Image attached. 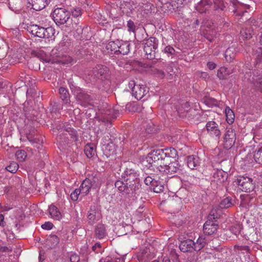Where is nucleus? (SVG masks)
Masks as SVG:
<instances>
[{
  "mask_svg": "<svg viewBox=\"0 0 262 262\" xmlns=\"http://www.w3.org/2000/svg\"><path fill=\"white\" fill-rule=\"evenodd\" d=\"M226 115V120L229 124H232L234 120V114L233 111L229 107H227L225 110Z\"/></svg>",
  "mask_w": 262,
  "mask_h": 262,
  "instance_id": "nucleus-39",
  "label": "nucleus"
},
{
  "mask_svg": "<svg viewBox=\"0 0 262 262\" xmlns=\"http://www.w3.org/2000/svg\"><path fill=\"white\" fill-rule=\"evenodd\" d=\"M194 242L190 239H187L181 242L179 248L183 252H191L195 251Z\"/></svg>",
  "mask_w": 262,
  "mask_h": 262,
  "instance_id": "nucleus-14",
  "label": "nucleus"
},
{
  "mask_svg": "<svg viewBox=\"0 0 262 262\" xmlns=\"http://www.w3.org/2000/svg\"><path fill=\"white\" fill-rule=\"evenodd\" d=\"M253 157L257 163L262 164V146L254 151Z\"/></svg>",
  "mask_w": 262,
  "mask_h": 262,
  "instance_id": "nucleus-40",
  "label": "nucleus"
},
{
  "mask_svg": "<svg viewBox=\"0 0 262 262\" xmlns=\"http://www.w3.org/2000/svg\"><path fill=\"white\" fill-rule=\"evenodd\" d=\"M154 186V187L153 188V191L155 192L159 193L160 192L163 191V190L164 187L162 185L158 186V185H157L156 184L155 185V186Z\"/></svg>",
  "mask_w": 262,
  "mask_h": 262,
  "instance_id": "nucleus-62",
  "label": "nucleus"
},
{
  "mask_svg": "<svg viewBox=\"0 0 262 262\" xmlns=\"http://www.w3.org/2000/svg\"><path fill=\"white\" fill-rule=\"evenodd\" d=\"M207 132L215 137H220L221 135V131L219 128L218 124L214 121H209L206 125Z\"/></svg>",
  "mask_w": 262,
  "mask_h": 262,
  "instance_id": "nucleus-15",
  "label": "nucleus"
},
{
  "mask_svg": "<svg viewBox=\"0 0 262 262\" xmlns=\"http://www.w3.org/2000/svg\"><path fill=\"white\" fill-rule=\"evenodd\" d=\"M220 216V214H219L216 209H213L211 210L208 217V220H210L216 222V219H218Z\"/></svg>",
  "mask_w": 262,
  "mask_h": 262,
  "instance_id": "nucleus-51",
  "label": "nucleus"
},
{
  "mask_svg": "<svg viewBox=\"0 0 262 262\" xmlns=\"http://www.w3.org/2000/svg\"><path fill=\"white\" fill-rule=\"evenodd\" d=\"M101 246L99 243H96L93 247L92 250L96 253L100 252V250H98V249L101 248Z\"/></svg>",
  "mask_w": 262,
  "mask_h": 262,
  "instance_id": "nucleus-63",
  "label": "nucleus"
},
{
  "mask_svg": "<svg viewBox=\"0 0 262 262\" xmlns=\"http://www.w3.org/2000/svg\"><path fill=\"white\" fill-rule=\"evenodd\" d=\"M177 159L178 158H177ZM181 167L178 159H174L170 160V163L168 165L167 164L164 165L163 168L164 169L162 170L166 173L171 175L181 170Z\"/></svg>",
  "mask_w": 262,
  "mask_h": 262,
  "instance_id": "nucleus-11",
  "label": "nucleus"
},
{
  "mask_svg": "<svg viewBox=\"0 0 262 262\" xmlns=\"http://www.w3.org/2000/svg\"><path fill=\"white\" fill-rule=\"evenodd\" d=\"M207 241L206 238L203 236H200L197 239L196 242H194L195 251H200L201 250L206 244Z\"/></svg>",
  "mask_w": 262,
  "mask_h": 262,
  "instance_id": "nucleus-35",
  "label": "nucleus"
},
{
  "mask_svg": "<svg viewBox=\"0 0 262 262\" xmlns=\"http://www.w3.org/2000/svg\"><path fill=\"white\" fill-rule=\"evenodd\" d=\"M127 30L129 32H134L136 29V26L133 21L129 20L127 22Z\"/></svg>",
  "mask_w": 262,
  "mask_h": 262,
  "instance_id": "nucleus-54",
  "label": "nucleus"
},
{
  "mask_svg": "<svg viewBox=\"0 0 262 262\" xmlns=\"http://www.w3.org/2000/svg\"><path fill=\"white\" fill-rule=\"evenodd\" d=\"M70 12H71V15L72 14V15L74 17L80 16L82 14L81 10L79 7L71 9Z\"/></svg>",
  "mask_w": 262,
  "mask_h": 262,
  "instance_id": "nucleus-52",
  "label": "nucleus"
},
{
  "mask_svg": "<svg viewBox=\"0 0 262 262\" xmlns=\"http://www.w3.org/2000/svg\"><path fill=\"white\" fill-rule=\"evenodd\" d=\"M10 8L16 13H19L23 6V0H11L9 2Z\"/></svg>",
  "mask_w": 262,
  "mask_h": 262,
  "instance_id": "nucleus-27",
  "label": "nucleus"
},
{
  "mask_svg": "<svg viewBox=\"0 0 262 262\" xmlns=\"http://www.w3.org/2000/svg\"><path fill=\"white\" fill-rule=\"evenodd\" d=\"M225 58L228 62H231L234 58V54L232 52V49L228 48L225 53Z\"/></svg>",
  "mask_w": 262,
  "mask_h": 262,
  "instance_id": "nucleus-48",
  "label": "nucleus"
},
{
  "mask_svg": "<svg viewBox=\"0 0 262 262\" xmlns=\"http://www.w3.org/2000/svg\"><path fill=\"white\" fill-rule=\"evenodd\" d=\"M58 51V49L57 48H54L51 52V55L52 56L53 58L56 57H60V55L57 54Z\"/></svg>",
  "mask_w": 262,
  "mask_h": 262,
  "instance_id": "nucleus-64",
  "label": "nucleus"
},
{
  "mask_svg": "<svg viewBox=\"0 0 262 262\" xmlns=\"http://www.w3.org/2000/svg\"><path fill=\"white\" fill-rule=\"evenodd\" d=\"M49 213L51 217L56 220H59L61 218V214L58 208L53 205L49 207Z\"/></svg>",
  "mask_w": 262,
  "mask_h": 262,
  "instance_id": "nucleus-28",
  "label": "nucleus"
},
{
  "mask_svg": "<svg viewBox=\"0 0 262 262\" xmlns=\"http://www.w3.org/2000/svg\"><path fill=\"white\" fill-rule=\"evenodd\" d=\"M15 156L19 162H24L27 157L26 152L24 150H18L16 152Z\"/></svg>",
  "mask_w": 262,
  "mask_h": 262,
  "instance_id": "nucleus-47",
  "label": "nucleus"
},
{
  "mask_svg": "<svg viewBox=\"0 0 262 262\" xmlns=\"http://www.w3.org/2000/svg\"><path fill=\"white\" fill-rule=\"evenodd\" d=\"M240 189L245 192H250L254 190L255 184L251 178L248 177L239 176L235 181Z\"/></svg>",
  "mask_w": 262,
  "mask_h": 262,
  "instance_id": "nucleus-6",
  "label": "nucleus"
},
{
  "mask_svg": "<svg viewBox=\"0 0 262 262\" xmlns=\"http://www.w3.org/2000/svg\"><path fill=\"white\" fill-rule=\"evenodd\" d=\"M28 3L36 11H40L49 5L51 0H28Z\"/></svg>",
  "mask_w": 262,
  "mask_h": 262,
  "instance_id": "nucleus-16",
  "label": "nucleus"
},
{
  "mask_svg": "<svg viewBox=\"0 0 262 262\" xmlns=\"http://www.w3.org/2000/svg\"><path fill=\"white\" fill-rule=\"evenodd\" d=\"M213 181L219 183L225 182L228 178V174L222 169H217L213 174Z\"/></svg>",
  "mask_w": 262,
  "mask_h": 262,
  "instance_id": "nucleus-18",
  "label": "nucleus"
},
{
  "mask_svg": "<svg viewBox=\"0 0 262 262\" xmlns=\"http://www.w3.org/2000/svg\"><path fill=\"white\" fill-rule=\"evenodd\" d=\"M251 32L250 29H242L240 32L241 37L244 40L249 39L252 37Z\"/></svg>",
  "mask_w": 262,
  "mask_h": 262,
  "instance_id": "nucleus-41",
  "label": "nucleus"
},
{
  "mask_svg": "<svg viewBox=\"0 0 262 262\" xmlns=\"http://www.w3.org/2000/svg\"><path fill=\"white\" fill-rule=\"evenodd\" d=\"M235 133L232 128L227 130L224 137V147L226 149H230L235 142Z\"/></svg>",
  "mask_w": 262,
  "mask_h": 262,
  "instance_id": "nucleus-10",
  "label": "nucleus"
},
{
  "mask_svg": "<svg viewBox=\"0 0 262 262\" xmlns=\"http://www.w3.org/2000/svg\"><path fill=\"white\" fill-rule=\"evenodd\" d=\"M81 194L80 190L78 189H76L71 194V198L73 201H76L78 199V196Z\"/></svg>",
  "mask_w": 262,
  "mask_h": 262,
  "instance_id": "nucleus-57",
  "label": "nucleus"
},
{
  "mask_svg": "<svg viewBox=\"0 0 262 262\" xmlns=\"http://www.w3.org/2000/svg\"><path fill=\"white\" fill-rule=\"evenodd\" d=\"M219 22V26L220 27L222 26V27L225 29L228 28L229 26V23L226 21L224 18L220 19Z\"/></svg>",
  "mask_w": 262,
  "mask_h": 262,
  "instance_id": "nucleus-60",
  "label": "nucleus"
},
{
  "mask_svg": "<svg viewBox=\"0 0 262 262\" xmlns=\"http://www.w3.org/2000/svg\"><path fill=\"white\" fill-rule=\"evenodd\" d=\"M55 29L51 27L44 28L43 30L42 38H49L54 36Z\"/></svg>",
  "mask_w": 262,
  "mask_h": 262,
  "instance_id": "nucleus-37",
  "label": "nucleus"
},
{
  "mask_svg": "<svg viewBox=\"0 0 262 262\" xmlns=\"http://www.w3.org/2000/svg\"><path fill=\"white\" fill-rule=\"evenodd\" d=\"M252 79L253 85L255 88L262 93V76H254Z\"/></svg>",
  "mask_w": 262,
  "mask_h": 262,
  "instance_id": "nucleus-33",
  "label": "nucleus"
},
{
  "mask_svg": "<svg viewBox=\"0 0 262 262\" xmlns=\"http://www.w3.org/2000/svg\"><path fill=\"white\" fill-rule=\"evenodd\" d=\"M73 60V59L71 57L64 56H62L60 59H57L54 62L66 64L72 63Z\"/></svg>",
  "mask_w": 262,
  "mask_h": 262,
  "instance_id": "nucleus-49",
  "label": "nucleus"
},
{
  "mask_svg": "<svg viewBox=\"0 0 262 262\" xmlns=\"http://www.w3.org/2000/svg\"><path fill=\"white\" fill-rule=\"evenodd\" d=\"M89 182H90L89 185L93 189H96L98 188L101 184L100 180L98 177L95 176L92 178H88Z\"/></svg>",
  "mask_w": 262,
  "mask_h": 262,
  "instance_id": "nucleus-36",
  "label": "nucleus"
},
{
  "mask_svg": "<svg viewBox=\"0 0 262 262\" xmlns=\"http://www.w3.org/2000/svg\"><path fill=\"white\" fill-rule=\"evenodd\" d=\"M234 248L236 254L238 255L248 254L250 251L249 247L246 245H235Z\"/></svg>",
  "mask_w": 262,
  "mask_h": 262,
  "instance_id": "nucleus-34",
  "label": "nucleus"
},
{
  "mask_svg": "<svg viewBox=\"0 0 262 262\" xmlns=\"http://www.w3.org/2000/svg\"><path fill=\"white\" fill-rule=\"evenodd\" d=\"M116 4L122 13L127 16H130L136 8L134 2L130 0H118Z\"/></svg>",
  "mask_w": 262,
  "mask_h": 262,
  "instance_id": "nucleus-7",
  "label": "nucleus"
},
{
  "mask_svg": "<svg viewBox=\"0 0 262 262\" xmlns=\"http://www.w3.org/2000/svg\"><path fill=\"white\" fill-rule=\"evenodd\" d=\"M49 241L52 243V246H56L59 242V238L56 235H51L49 238Z\"/></svg>",
  "mask_w": 262,
  "mask_h": 262,
  "instance_id": "nucleus-56",
  "label": "nucleus"
},
{
  "mask_svg": "<svg viewBox=\"0 0 262 262\" xmlns=\"http://www.w3.org/2000/svg\"><path fill=\"white\" fill-rule=\"evenodd\" d=\"M44 27H40L37 25H31L28 28V31L35 36L42 38Z\"/></svg>",
  "mask_w": 262,
  "mask_h": 262,
  "instance_id": "nucleus-25",
  "label": "nucleus"
},
{
  "mask_svg": "<svg viewBox=\"0 0 262 262\" xmlns=\"http://www.w3.org/2000/svg\"><path fill=\"white\" fill-rule=\"evenodd\" d=\"M57 129L59 130L57 137V141L60 146L64 147L69 143V136H70L72 141L76 142L78 141V136L77 131L69 125L60 124L57 126Z\"/></svg>",
  "mask_w": 262,
  "mask_h": 262,
  "instance_id": "nucleus-2",
  "label": "nucleus"
},
{
  "mask_svg": "<svg viewBox=\"0 0 262 262\" xmlns=\"http://www.w3.org/2000/svg\"><path fill=\"white\" fill-rule=\"evenodd\" d=\"M95 233L97 238H103L106 236V231L104 225L102 224H98L95 227Z\"/></svg>",
  "mask_w": 262,
  "mask_h": 262,
  "instance_id": "nucleus-26",
  "label": "nucleus"
},
{
  "mask_svg": "<svg viewBox=\"0 0 262 262\" xmlns=\"http://www.w3.org/2000/svg\"><path fill=\"white\" fill-rule=\"evenodd\" d=\"M232 205L231 199L227 197L221 201L220 204V207L221 208H227L231 207Z\"/></svg>",
  "mask_w": 262,
  "mask_h": 262,
  "instance_id": "nucleus-42",
  "label": "nucleus"
},
{
  "mask_svg": "<svg viewBox=\"0 0 262 262\" xmlns=\"http://www.w3.org/2000/svg\"><path fill=\"white\" fill-rule=\"evenodd\" d=\"M187 163L189 168L191 169H196L200 166V162L198 157L191 155L187 157Z\"/></svg>",
  "mask_w": 262,
  "mask_h": 262,
  "instance_id": "nucleus-19",
  "label": "nucleus"
},
{
  "mask_svg": "<svg viewBox=\"0 0 262 262\" xmlns=\"http://www.w3.org/2000/svg\"><path fill=\"white\" fill-rule=\"evenodd\" d=\"M89 179H85L80 185V189L81 194L84 196L88 194L92 187L89 185Z\"/></svg>",
  "mask_w": 262,
  "mask_h": 262,
  "instance_id": "nucleus-30",
  "label": "nucleus"
},
{
  "mask_svg": "<svg viewBox=\"0 0 262 262\" xmlns=\"http://www.w3.org/2000/svg\"><path fill=\"white\" fill-rule=\"evenodd\" d=\"M18 168V165L15 162H12L9 165L6 167V169L11 173H15Z\"/></svg>",
  "mask_w": 262,
  "mask_h": 262,
  "instance_id": "nucleus-46",
  "label": "nucleus"
},
{
  "mask_svg": "<svg viewBox=\"0 0 262 262\" xmlns=\"http://www.w3.org/2000/svg\"><path fill=\"white\" fill-rule=\"evenodd\" d=\"M241 229L242 227L239 224H236L232 226L230 228V230L232 233L236 235L240 233Z\"/></svg>",
  "mask_w": 262,
  "mask_h": 262,
  "instance_id": "nucleus-53",
  "label": "nucleus"
},
{
  "mask_svg": "<svg viewBox=\"0 0 262 262\" xmlns=\"http://www.w3.org/2000/svg\"><path fill=\"white\" fill-rule=\"evenodd\" d=\"M253 55L255 56L257 62H261L262 61V35L260 37L259 42L253 50Z\"/></svg>",
  "mask_w": 262,
  "mask_h": 262,
  "instance_id": "nucleus-22",
  "label": "nucleus"
},
{
  "mask_svg": "<svg viewBox=\"0 0 262 262\" xmlns=\"http://www.w3.org/2000/svg\"><path fill=\"white\" fill-rule=\"evenodd\" d=\"M163 52L165 53L168 54L170 55H173L175 54V53H176V51L174 49V48L170 46H166L164 48V49L163 50Z\"/></svg>",
  "mask_w": 262,
  "mask_h": 262,
  "instance_id": "nucleus-58",
  "label": "nucleus"
},
{
  "mask_svg": "<svg viewBox=\"0 0 262 262\" xmlns=\"http://www.w3.org/2000/svg\"><path fill=\"white\" fill-rule=\"evenodd\" d=\"M115 186L119 191L126 192V183L121 180H117L115 183Z\"/></svg>",
  "mask_w": 262,
  "mask_h": 262,
  "instance_id": "nucleus-45",
  "label": "nucleus"
},
{
  "mask_svg": "<svg viewBox=\"0 0 262 262\" xmlns=\"http://www.w3.org/2000/svg\"><path fill=\"white\" fill-rule=\"evenodd\" d=\"M108 71L106 67L98 66L93 71V74L96 78L102 80L106 79L108 75Z\"/></svg>",
  "mask_w": 262,
  "mask_h": 262,
  "instance_id": "nucleus-13",
  "label": "nucleus"
},
{
  "mask_svg": "<svg viewBox=\"0 0 262 262\" xmlns=\"http://www.w3.org/2000/svg\"><path fill=\"white\" fill-rule=\"evenodd\" d=\"M128 86L132 90V95L137 100L141 99L148 92L144 85L136 84L135 81H130L128 83Z\"/></svg>",
  "mask_w": 262,
  "mask_h": 262,
  "instance_id": "nucleus-8",
  "label": "nucleus"
},
{
  "mask_svg": "<svg viewBox=\"0 0 262 262\" xmlns=\"http://www.w3.org/2000/svg\"><path fill=\"white\" fill-rule=\"evenodd\" d=\"M142 164L143 166L149 169L151 168V167H155L154 166V162L151 160L150 156H149V154H148V156L145 158V159L142 161Z\"/></svg>",
  "mask_w": 262,
  "mask_h": 262,
  "instance_id": "nucleus-44",
  "label": "nucleus"
},
{
  "mask_svg": "<svg viewBox=\"0 0 262 262\" xmlns=\"http://www.w3.org/2000/svg\"><path fill=\"white\" fill-rule=\"evenodd\" d=\"M118 54L126 55L130 51V43L128 41L119 40Z\"/></svg>",
  "mask_w": 262,
  "mask_h": 262,
  "instance_id": "nucleus-20",
  "label": "nucleus"
},
{
  "mask_svg": "<svg viewBox=\"0 0 262 262\" xmlns=\"http://www.w3.org/2000/svg\"><path fill=\"white\" fill-rule=\"evenodd\" d=\"M74 94L77 101L81 105L85 106L86 104H90L93 100L92 96L80 89L75 90Z\"/></svg>",
  "mask_w": 262,
  "mask_h": 262,
  "instance_id": "nucleus-9",
  "label": "nucleus"
},
{
  "mask_svg": "<svg viewBox=\"0 0 262 262\" xmlns=\"http://www.w3.org/2000/svg\"><path fill=\"white\" fill-rule=\"evenodd\" d=\"M164 154L165 155V159L166 162H168L169 161L176 159L178 157V152L173 148L168 147L163 149Z\"/></svg>",
  "mask_w": 262,
  "mask_h": 262,
  "instance_id": "nucleus-17",
  "label": "nucleus"
},
{
  "mask_svg": "<svg viewBox=\"0 0 262 262\" xmlns=\"http://www.w3.org/2000/svg\"><path fill=\"white\" fill-rule=\"evenodd\" d=\"M204 102L207 105L211 106L217 104V100L214 98L205 97L203 99Z\"/></svg>",
  "mask_w": 262,
  "mask_h": 262,
  "instance_id": "nucleus-50",
  "label": "nucleus"
},
{
  "mask_svg": "<svg viewBox=\"0 0 262 262\" xmlns=\"http://www.w3.org/2000/svg\"><path fill=\"white\" fill-rule=\"evenodd\" d=\"M84 152L88 158H92L96 154L95 145L91 143L87 144L84 147Z\"/></svg>",
  "mask_w": 262,
  "mask_h": 262,
  "instance_id": "nucleus-32",
  "label": "nucleus"
},
{
  "mask_svg": "<svg viewBox=\"0 0 262 262\" xmlns=\"http://www.w3.org/2000/svg\"><path fill=\"white\" fill-rule=\"evenodd\" d=\"M70 260L71 262H79L80 257L76 254H72L70 256Z\"/></svg>",
  "mask_w": 262,
  "mask_h": 262,
  "instance_id": "nucleus-61",
  "label": "nucleus"
},
{
  "mask_svg": "<svg viewBox=\"0 0 262 262\" xmlns=\"http://www.w3.org/2000/svg\"><path fill=\"white\" fill-rule=\"evenodd\" d=\"M88 219L89 220V223L91 224H93L96 220V210L94 206L93 208H92V207L90 208L88 215Z\"/></svg>",
  "mask_w": 262,
  "mask_h": 262,
  "instance_id": "nucleus-43",
  "label": "nucleus"
},
{
  "mask_svg": "<svg viewBox=\"0 0 262 262\" xmlns=\"http://www.w3.org/2000/svg\"><path fill=\"white\" fill-rule=\"evenodd\" d=\"M143 42L144 51L145 52L147 58L150 60L154 59L161 60L160 58H158L156 56V50L159 43L158 40L156 37H150L144 39Z\"/></svg>",
  "mask_w": 262,
  "mask_h": 262,
  "instance_id": "nucleus-3",
  "label": "nucleus"
},
{
  "mask_svg": "<svg viewBox=\"0 0 262 262\" xmlns=\"http://www.w3.org/2000/svg\"><path fill=\"white\" fill-rule=\"evenodd\" d=\"M53 227V224L50 222H46L41 225V228L45 230H50Z\"/></svg>",
  "mask_w": 262,
  "mask_h": 262,
  "instance_id": "nucleus-59",
  "label": "nucleus"
},
{
  "mask_svg": "<svg viewBox=\"0 0 262 262\" xmlns=\"http://www.w3.org/2000/svg\"><path fill=\"white\" fill-rule=\"evenodd\" d=\"M217 229L218 224L210 220H207L203 226V232L206 235H212L215 234Z\"/></svg>",
  "mask_w": 262,
  "mask_h": 262,
  "instance_id": "nucleus-12",
  "label": "nucleus"
},
{
  "mask_svg": "<svg viewBox=\"0 0 262 262\" xmlns=\"http://www.w3.org/2000/svg\"><path fill=\"white\" fill-rule=\"evenodd\" d=\"M233 5L234 7V12L236 15H241V10L242 8H245V10H247L250 8V6L238 2L237 0H232Z\"/></svg>",
  "mask_w": 262,
  "mask_h": 262,
  "instance_id": "nucleus-24",
  "label": "nucleus"
},
{
  "mask_svg": "<svg viewBox=\"0 0 262 262\" xmlns=\"http://www.w3.org/2000/svg\"><path fill=\"white\" fill-rule=\"evenodd\" d=\"M139 180L135 181L134 182H127L126 183V193L136 192L140 188Z\"/></svg>",
  "mask_w": 262,
  "mask_h": 262,
  "instance_id": "nucleus-21",
  "label": "nucleus"
},
{
  "mask_svg": "<svg viewBox=\"0 0 262 262\" xmlns=\"http://www.w3.org/2000/svg\"><path fill=\"white\" fill-rule=\"evenodd\" d=\"M144 183L146 185H151V186H155L157 184V181L151 177L148 176L144 179Z\"/></svg>",
  "mask_w": 262,
  "mask_h": 262,
  "instance_id": "nucleus-55",
  "label": "nucleus"
},
{
  "mask_svg": "<svg viewBox=\"0 0 262 262\" xmlns=\"http://www.w3.org/2000/svg\"><path fill=\"white\" fill-rule=\"evenodd\" d=\"M126 165V162L122 164L117 172L118 174L121 176V179L126 183L134 182L135 181L139 180L137 171L134 169L128 167Z\"/></svg>",
  "mask_w": 262,
  "mask_h": 262,
  "instance_id": "nucleus-4",
  "label": "nucleus"
},
{
  "mask_svg": "<svg viewBox=\"0 0 262 262\" xmlns=\"http://www.w3.org/2000/svg\"><path fill=\"white\" fill-rule=\"evenodd\" d=\"M149 154L154 162V166L158 168L160 167L159 170L162 171L163 166L168 164L166 162L163 149H154Z\"/></svg>",
  "mask_w": 262,
  "mask_h": 262,
  "instance_id": "nucleus-5",
  "label": "nucleus"
},
{
  "mask_svg": "<svg viewBox=\"0 0 262 262\" xmlns=\"http://www.w3.org/2000/svg\"><path fill=\"white\" fill-rule=\"evenodd\" d=\"M53 19L58 25H66L67 27L75 29L77 24H73L71 18V12L64 7H56L52 12Z\"/></svg>",
  "mask_w": 262,
  "mask_h": 262,
  "instance_id": "nucleus-1",
  "label": "nucleus"
},
{
  "mask_svg": "<svg viewBox=\"0 0 262 262\" xmlns=\"http://www.w3.org/2000/svg\"><path fill=\"white\" fill-rule=\"evenodd\" d=\"M229 74L227 68L221 67L217 71V76L220 79H225Z\"/></svg>",
  "mask_w": 262,
  "mask_h": 262,
  "instance_id": "nucleus-38",
  "label": "nucleus"
},
{
  "mask_svg": "<svg viewBox=\"0 0 262 262\" xmlns=\"http://www.w3.org/2000/svg\"><path fill=\"white\" fill-rule=\"evenodd\" d=\"M35 132L33 129V133L30 132L27 134V138L29 141L34 146H37V145H40L43 142L42 139H40L38 136L35 134Z\"/></svg>",
  "mask_w": 262,
  "mask_h": 262,
  "instance_id": "nucleus-23",
  "label": "nucleus"
},
{
  "mask_svg": "<svg viewBox=\"0 0 262 262\" xmlns=\"http://www.w3.org/2000/svg\"><path fill=\"white\" fill-rule=\"evenodd\" d=\"M60 97L65 104L70 102V94L68 90L64 88L60 87L58 90Z\"/></svg>",
  "mask_w": 262,
  "mask_h": 262,
  "instance_id": "nucleus-29",
  "label": "nucleus"
},
{
  "mask_svg": "<svg viewBox=\"0 0 262 262\" xmlns=\"http://www.w3.org/2000/svg\"><path fill=\"white\" fill-rule=\"evenodd\" d=\"M119 42V40L115 41H110L105 45V49L109 52H114L116 54H118V46Z\"/></svg>",
  "mask_w": 262,
  "mask_h": 262,
  "instance_id": "nucleus-31",
  "label": "nucleus"
}]
</instances>
